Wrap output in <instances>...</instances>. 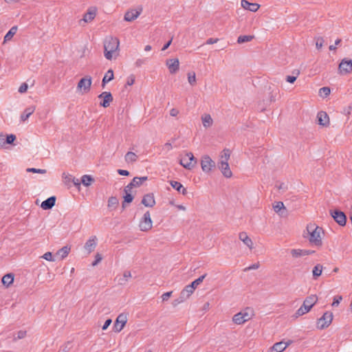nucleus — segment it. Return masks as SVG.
Returning a JSON list of instances; mask_svg holds the SVG:
<instances>
[{
	"instance_id": "obj_41",
	"label": "nucleus",
	"mask_w": 352,
	"mask_h": 352,
	"mask_svg": "<svg viewBox=\"0 0 352 352\" xmlns=\"http://www.w3.org/2000/svg\"><path fill=\"white\" fill-rule=\"evenodd\" d=\"M188 81L190 85H195L197 81L196 74L194 72L188 73Z\"/></svg>"
},
{
	"instance_id": "obj_17",
	"label": "nucleus",
	"mask_w": 352,
	"mask_h": 352,
	"mask_svg": "<svg viewBox=\"0 0 352 352\" xmlns=\"http://www.w3.org/2000/svg\"><path fill=\"white\" fill-rule=\"evenodd\" d=\"M315 252L313 250H301V249H292L290 250V254L294 258L310 255Z\"/></svg>"
},
{
	"instance_id": "obj_12",
	"label": "nucleus",
	"mask_w": 352,
	"mask_h": 352,
	"mask_svg": "<svg viewBox=\"0 0 352 352\" xmlns=\"http://www.w3.org/2000/svg\"><path fill=\"white\" fill-rule=\"evenodd\" d=\"M98 9L95 6L89 7L87 12L84 14L82 19L79 21L80 23L82 21L84 23H90L96 17L97 14Z\"/></svg>"
},
{
	"instance_id": "obj_61",
	"label": "nucleus",
	"mask_w": 352,
	"mask_h": 352,
	"mask_svg": "<svg viewBox=\"0 0 352 352\" xmlns=\"http://www.w3.org/2000/svg\"><path fill=\"white\" fill-rule=\"evenodd\" d=\"M185 300L186 299L182 298V295L180 294V296L177 299L175 300L173 304L174 306H177V305L184 302Z\"/></svg>"
},
{
	"instance_id": "obj_27",
	"label": "nucleus",
	"mask_w": 352,
	"mask_h": 352,
	"mask_svg": "<svg viewBox=\"0 0 352 352\" xmlns=\"http://www.w3.org/2000/svg\"><path fill=\"white\" fill-rule=\"evenodd\" d=\"M201 122L204 127L206 129L210 127L213 124V120L208 113H204L201 116Z\"/></svg>"
},
{
	"instance_id": "obj_35",
	"label": "nucleus",
	"mask_w": 352,
	"mask_h": 352,
	"mask_svg": "<svg viewBox=\"0 0 352 352\" xmlns=\"http://www.w3.org/2000/svg\"><path fill=\"white\" fill-rule=\"evenodd\" d=\"M147 179H148L147 177H135L132 179L131 184L133 187H138V186H141L142 184L144 182L146 181Z\"/></svg>"
},
{
	"instance_id": "obj_38",
	"label": "nucleus",
	"mask_w": 352,
	"mask_h": 352,
	"mask_svg": "<svg viewBox=\"0 0 352 352\" xmlns=\"http://www.w3.org/2000/svg\"><path fill=\"white\" fill-rule=\"evenodd\" d=\"M94 178L89 175H85L81 178V182L85 186H89L94 182Z\"/></svg>"
},
{
	"instance_id": "obj_40",
	"label": "nucleus",
	"mask_w": 352,
	"mask_h": 352,
	"mask_svg": "<svg viewBox=\"0 0 352 352\" xmlns=\"http://www.w3.org/2000/svg\"><path fill=\"white\" fill-rule=\"evenodd\" d=\"M273 208L276 213H279L281 210H285V206L282 201L275 202L273 205Z\"/></svg>"
},
{
	"instance_id": "obj_7",
	"label": "nucleus",
	"mask_w": 352,
	"mask_h": 352,
	"mask_svg": "<svg viewBox=\"0 0 352 352\" xmlns=\"http://www.w3.org/2000/svg\"><path fill=\"white\" fill-rule=\"evenodd\" d=\"M153 222L151 219V214L148 211L146 212L141 219L139 227L141 231L146 232L152 228Z\"/></svg>"
},
{
	"instance_id": "obj_50",
	"label": "nucleus",
	"mask_w": 352,
	"mask_h": 352,
	"mask_svg": "<svg viewBox=\"0 0 352 352\" xmlns=\"http://www.w3.org/2000/svg\"><path fill=\"white\" fill-rule=\"evenodd\" d=\"M16 140V136L13 134H10L8 135H6L5 143L6 144H12Z\"/></svg>"
},
{
	"instance_id": "obj_10",
	"label": "nucleus",
	"mask_w": 352,
	"mask_h": 352,
	"mask_svg": "<svg viewBox=\"0 0 352 352\" xmlns=\"http://www.w3.org/2000/svg\"><path fill=\"white\" fill-rule=\"evenodd\" d=\"M142 12V8L139 7L137 9H131L126 12L124 16V20L128 22H131L135 20Z\"/></svg>"
},
{
	"instance_id": "obj_51",
	"label": "nucleus",
	"mask_w": 352,
	"mask_h": 352,
	"mask_svg": "<svg viewBox=\"0 0 352 352\" xmlns=\"http://www.w3.org/2000/svg\"><path fill=\"white\" fill-rule=\"evenodd\" d=\"M41 257L48 261H54L52 252H47Z\"/></svg>"
},
{
	"instance_id": "obj_63",
	"label": "nucleus",
	"mask_w": 352,
	"mask_h": 352,
	"mask_svg": "<svg viewBox=\"0 0 352 352\" xmlns=\"http://www.w3.org/2000/svg\"><path fill=\"white\" fill-rule=\"evenodd\" d=\"M111 322H112V320L111 319H107L104 322V323L102 327V330H106L109 327V325L111 324Z\"/></svg>"
},
{
	"instance_id": "obj_37",
	"label": "nucleus",
	"mask_w": 352,
	"mask_h": 352,
	"mask_svg": "<svg viewBox=\"0 0 352 352\" xmlns=\"http://www.w3.org/2000/svg\"><path fill=\"white\" fill-rule=\"evenodd\" d=\"M254 36L253 35H241L237 38V43L239 44H242L244 43L251 41Z\"/></svg>"
},
{
	"instance_id": "obj_64",
	"label": "nucleus",
	"mask_w": 352,
	"mask_h": 352,
	"mask_svg": "<svg viewBox=\"0 0 352 352\" xmlns=\"http://www.w3.org/2000/svg\"><path fill=\"white\" fill-rule=\"evenodd\" d=\"M133 188V186L131 183H129L126 186H125L124 191L125 193H131Z\"/></svg>"
},
{
	"instance_id": "obj_23",
	"label": "nucleus",
	"mask_w": 352,
	"mask_h": 352,
	"mask_svg": "<svg viewBox=\"0 0 352 352\" xmlns=\"http://www.w3.org/2000/svg\"><path fill=\"white\" fill-rule=\"evenodd\" d=\"M239 239L243 242L250 250L253 248V242L245 232H240L239 234Z\"/></svg>"
},
{
	"instance_id": "obj_59",
	"label": "nucleus",
	"mask_w": 352,
	"mask_h": 352,
	"mask_svg": "<svg viewBox=\"0 0 352 352\" xmlns=\"http://www.w3.org/2000/svg\"><path fill=\"white\" fill-rule=\"evenodd\" d=\"M28 89V85L26 83H23L19 88V93H25Z\"/></svg>"
},
{
	"instance_id": "obj_18",
	"label": "nucleus",
	"mask_w": 352,
	"mask_h": 352,
	"mask_svg": "<svg viewBox=\"0 0 352 352\" xmlns=\"http://www.w3.org/2000/svg\"><path fill=\"white\" fill-rule=\"evenodd\" d=\"M97 238L96 236L90 237L85 244L84 248L87 254H90L96 248L97 245Z\"/></svg>"
},
{
	"instance_id": "obj_6",
	"label": "nucleus",
	"mask_w": 352,
	"mask_h": 352,
	"mask_svg": "<svg viewBox=\"0 0 352 352\" xmlns=\"http://www.w3.org/2000/svg\"><path fill=\"white\" fill-rule=\"evenodd\" d=\"M333 320V314L330 311L325 312L323 316L318 319L317 327L320 329L327 328Z\"/></svg>"
},
{
	"instance_id": "obj_56",
	"label": "nucleus",
	"mask_w": 352,
	"mask_h": 352,
	"mask_svg": "<svg viewBox=\"0 0 352 352\" xmlns=\"http://www.w3.org/2000/svg\"><path fill=\"white\" fill-rule=\"evenodd\" d=\"M146 60L145 58H138L135 63V65L138 67H140L142 65L146 63Z\"/></svg>"
},
{
	"instance_id": "obj_1",
	"label": "nucleus",
	"mask_w": 352,
	"mask_h": 352,
	"mask_svg": "<svg viewBox=\"0 0 352 352\" xmlns=\"http://www.w3.org/2000/svg\"><path fill=\"white\" fill-rule=\"evenodd\" d=\"M120 41L118 38L109 36L104 41V56L107 60L116 58L119 55Z\"/></svg>"
},
{
	"instance_id": "obj_19",
	"label": "nucleus",
	"mask_w": 352,
	"mask_h": 352,
	"mask_svg": "<svg viewBox=\"0 0 352 352\" xmlns=\"http://www.w3.org/2000/svg\"><path fill=\"white\" fill-rule=\"evenodd\" d=\"M241 5L245 10L255 12L260 8V5L256 3H250L247 0H241Z\"/></svg>"
},
{
	"instance_id": "obj_3",
	"label": "nucleus",
	"mask_w": 352,
	"mask_h": 352,
	"mask_svg": "<svg viewBox=\"0 0 352 352\" xmlns=\"http://www.w3.org/2000/svg\"><path fill=\"white\" fill-rule=\"evenodd\" d=\"M318 297L316 295H311L307 297L302 306L296 311V317L301 316L308 313L312 307L317 302Z\"/></svg>"
},
{
	"instance_id": "obj_20",
	"label": "nucleus",
	"mask_w": 352,
	"mask_h": 352,
	"mask_svg": "<svg viewBox=\"0 0 352 352\" xmlns=\"http://www.w3.org/2000/svg\"><path fill=\"white\" fill-rule=\"evenodd\" d=\"M318 124L322 126H327L329 124V118L324 111H320L317 114Z\"/></svg>"
},
{
	"instance_id": "obj_36",
	"label": "nucleus",
	"mask_w": 352,
	"mask_h": 352,
	"mask_svg": "<svg viewBox=\"0 0 352 352\" xmlns=\"http://www.w3.org/2000/svg\"><path fill=\"white\" fill-rule=\"evenodd\" d=\"M323 270V267L320 264H317L312 270V274L314 279H317L322 274Z\"/></svg>"
},
{
	"instance_id": "obj_45",
	"label": "nucleus",
	"mask_w": 352,
	"mask_h": 352,
	"mask_svg": "<svg viewBox=\"0 0 352 352\" xmlns=\"http://www.w3.org/2000/svg\"><path fill=\"white\" fill-rule=\"evenodd\" d=\"M133 199V196L131 195V193H125V195L124 196V202L122 203V208H125L124 203H131L132 202Z\"/></svg>"
},
{
	"instance_id": "obj_31",
	"label": "nucleus",
	"mask_w": 352,
	"mask_h": 352,
	"mask_svg": "<svg viewBox=\"0 0 352 352\" xmlns=\"http://www.w3.org/2000/svg\"><path fill=\"white\" fill-rule=\"evenodd\" d=\"M113 78V72L112 69H109L106 74H104V76L103 77L102 81V86L104 87L105 85L110 82Z\"/></svg>"
},
{
	"instance_id": "obj_43",
	"label": "nucleus",
	"mask_w": 352,
	"mask_h": 352,
	"mask_svg": "<svg viewBox=\"0 0 352 352\" xmlns=\"http://www.w3.org/2000/svg\"><path fill=\"white\" fill-rule=\"evenodd\" d=\"M206 274L201 276L197 279L192 281L190 285H192L193 287H195V289H196V287L203 282V280L206 278Z\"/></svg>"
},
{
	"instance_id": "obj_33",
	"label": "nucleus",
	"mask_w": 352,
	"mask_h": 352,
	"mask_svg": "<svg viewBox=\"0 0 352 352\" xmlns=\"http://www.w3.org/2000/svg\"><path fill=\"white\" fill-rule=\"evenodd\" d=\"M124 160L126 163L131 164L137 161L138 155L133 152H128L124 156Z\"/></svg>"
},
{
	"instance_id": "obj_34",
	"label": "nucleus",
	"mask_w": 352,
	"mask_h": 352,
	"mask_svg": "<svg viewBox=\"0 0 352 352\" xmlns=\"http://www.w3.org/2000/svg\"><path fill=\"white\" fill-rule=\"evenodd\" d=\"M231 152L228 148H224L221 153L219 162H227L228 163V160L230 157Z\"/></svg>"
},
{
	"instance_id": "obj_52",
	"label": "nucleus",
	"mask_w": 352,
	"mask_h": 352,
	"mask_svg": "<svg viewBox=\"0 0 352 352\" xmlns=\"http://www.w3.org/2000/svg\"><path fill=\"white\" fill-rule=\"evenodd\" d=\"M323 44H324V39H323V38H322V37L317 38L316 42V48L318 50L321 49L322 47V46H323Z\"/></svg>"
},
{
	"instance_id": "obj_25",
	"label": "nucleus",
	"mask_w": 352,
	"mask_h": 352,
	"mask_svg": "<svg viewBox=\"0 0 352 352\" xmlns=\"http://www.w3.org/2000/svg\"><path fill=\"white\" fill-rule=\"evenodd\" d=\"M56 202V197L52 196L47 199L46 200L43 201L41 203V208L43 210H49L51 209L54 205Z\"/></svg>"
},
{
	"instance_id": "obj_30",
	"label": "nucleus",
	"mask_w": 352,
	"mask_h": 352,
	"mask_svg": "<svg viewBox=\"0 0 352 352\" xmlns=\"http://www.w3.org/2000/svg\"><path fill=\"white\" fill-rule=\"evenodd\" d=\"M14 281V274L12 273L4 275L2 278V283L6 287H9Z\"/></svg>"
},
{
	"instance_id": "obj_26",
	"label": "nucleus",
	"mask_w": 352,
	"mask_h": 352,
	"mask_svg": "<svg viewBox=\"0 0 352 352\" xmlns=\"http://www.w3.org/2000/svg\"><path fill=\"white\" fill-rule=\"evenodd\" d=\"M195 290V287H193L190 284L186 285L180 293L182 298H185L186 300L188 299L193 294Z\"/></svg>"
},
{
	"instance_id": "obj_49",
	"label": "nucleus",
	"mask_w": 352,
	"mask_h": 352,
	"mask_svg": "<svg viewBox=\"0 0 352 352\" xmlns=\"http://www.w3.org/2000/svg\"><path fill=\"white\" fill-rule=\"evenodd\" d=\"M299 74H300L299 71H297L296 72V75L295 76H287L286 77V81L289 82V83H294L296 81V80L297 77L298 76Z\"/></svg>"
},
{
	"instance_id": "obj_46",
	"label": "nucleus",
	"mask_w": 352,
	"mask_h": 352,
	"mask_svg": "<svg viewBox=\"0 0 352 352\" xmlns=\"http://www.w3.org/2000/svg\"><path fill=\"white\" fill-rule=\"evenodd\" d=\"M62 177H63L65 183L66 184H68L70 182H72L74 177L72 175L69 174V173H63L62 174Z\"/></svg>"
},
{
	"instance_id": "obj_42",
	"label": "nucleus",
	"mask_w": 352,
	"mask_h": 352,
	"mask_svg": "<svg viewBox=\"0 0 352 352\" xmlns=\"http://www.w3.org/2000/svg\"><path fill=\"white\" fill-rule=\"evenodd\" d=\"M118 204V199L116 197H111L108 200L109 208H116Z\"/></svg>"
},
{
	"instance_id": "obj_53",
	"label": "nucleus",
	"mask_w": 352,
	"mask_h": 352,
	"mask_svg": "<svg viewBox=\"0 0 352 352\" xmlns=\"http://www.w3.org/2000/svg\"><path fill=\"white\" fill-rule=\"evenodd\" d=\"M131 277V273L129 271H125L123 274V279H122L120 284L124 283V282H126L128 280V278Z\"/></svg>"
},
{
	"instance_id": "obj_44",
	"label": "nucleus",
	"mask_w": 352,
	"mask_h": 352,
	"mask_svg": "<svg viewBox=\"0 0 352 352\" xmlns=\"http://www.w3.org/2000/svg\"><path fill=\"white\" fill-rule=\"evenodd\" d=\"M331 90L327 87H322L319 89V95L320 96L327 97L330 94Z\"/></svg>"
},
{
	"instance_id": "obj_5",
	"label": "nucleus",
	"mask_w": 352,
	"mask_h": 352,
	"mask_svg": "<svg viewBox=\"0 0 352 352\" xmlns=\"http://www.w3.org/2000/svg\"><path fill=\"white\" fill-rule=\"evenodd\" d=\"M92 78L89 76L81 78L77 85V91L82 94L88 93L90 91Z\"/></svg>"
},
{
	"instance_id": "obj_4",
	"label": "nucleus",
	"mask_w": 352,
	"mask_h": 352,
	"mask_svg": "<svg viewBox=\"0 0 352 352\" xmlns=\"http://www.w3.org/2000/svg\"><path fill=\"white\" fill-rule=\"evenodd\" d=\"M179 164L185 168L191 170L197 164V160L190 152L186 153L179 160Z\"/></svg>"
},
{
	"instance_id": "obj_14",
	"label": "nucleus",
	"mask_w": 352,
	"mask_h": 352,
	"mask_svg": "<svg viewBox=\"0 0 352 352\" xmlns=\"http://www.w3.org/2000/svg\"><path fill=\"white\" fill-rule=\"evenodd\" d=\"M331 215L340 226H345L346 217L343 212L339 210L331 211Z\"/></svg>"
},
{
	"instance_id": "obj_48",
	"label": "nucleus",
	"mask_w": 352,
	"mask_h": 352,
	"mask_svg": "<svg viewBox=\"0 0 352 352\" xmlns=\"http://www.w3.org/2000/svg\"><path fill=\"white\" fill-rule=\"evenodd\" d=\"M16 336H14L13 338V340L14 341L17 340H20V339H22V338H24L26 336V331H19L17 333H16Z\"/></svg>"
},
{
	"instance_id": "obj_39",
	"label": "nucleus",
	"mask_w": 352,
	"mask_h": 352,
	"mask_svg": "<svg viewBox=\"0 0 352 352\" xmlns=\"http://www.w3.org/2000/svg\"><path fill=\"white\" fill-rule=\"evenodd\" d=\"M70 248L64 246L57 252V255L60 256L61 258H65L69 253Z\"/></svg>"
},
{
	"instance_id": "obj_22",
	"label": "nucleus",
	"mask_w": 352,
	"mask_h": 352,
	"mask_svg": "<svg viewBox=\"0 0 352 352\" xmlns=\"http://www.w3.org/2000/svg\"><path fill=\"white\" fill-rule=\"evenodd\" d=\"M142 204L146 207H153L155 204L154 195L151 193L145 195L142 200Z\"/></svg>"
},
{
	"instance_id": "obj_13",
	"label": "nucleus",
	"mask_w": 352,
	"mask_h": 352,
	"mask_svg": "<svg viewBox=\"0 0 352 352\" xmlns=\"http://www.w3.org/2000/svg\"><path fill=\"white\" fill-rule=\"evenodd\" d=\"M250 315L246 311H241L234 315L232 321L236 324H242L250 320Z\"/></svg>"
},
{
	"instance_id": "obj_47",
	"label": "nucleus",
	"mask_w": 352,
	"mask_h": 352,
	"mask_svg": "<svg viewBox=\"0 0 352 352\" xmlns=\"http://www.w3.org/2000/svg\"><path fill=\"white\" fill-rule=\"evenodd\" d=\"M27 172L34 173L45 174V173H46V170L45 169L35 168H28L27 169Z\"/></svg>"
},
{
	"instance_id": "obj_24",
	"label": "nucleus",
	"mask_w": 352,
	"mask_h": 352,
	"mask_svg": "<svg viewBox=\"0 0 352 352\" xmlns=\"http://www.w3.org/2000/svg\"><path fill=\"white\" fill-rule=\"evenodd\" d=\"M292 343V341H288L287 342H276L272 346V351H274L276 352H282L284 350H285V349Z\"/></svg>"
},
{
	"instance_id": "obj_8",
	"label": "nucleus",
	"mask_w": 352,
	"mask_h": 352,
	"mask_svg": "<svg viewBox=\"0 0 352 352\" xmlns=\"http://www.w3.org/2000/svg\"><path fill=\"white\" fill-rule=\"evenodd\" d=\"M338 72L341 75L351 74L352 72V60L347 58L342 59L339 64Z\"/></svg>"
},
{
	"instance_id": "obj_15",
	"label": "nucleus",
	"mask_w": 352,
	"mask_h": 352,
	"mask_svg": "<svg viewBox=\"0 0 352 352\" xmlns=\"http://www.w3.org/2000/svg\"><path fill=\"white\" fill-rule=\"evenodd\" d=\"M166 65L168 67L170 74L176 73L179 69V61L177 58H170L166 60Z\"/></svg>"
},
{
	"instance_id": "obj_55",
	"label": "nucleus",
	"mask_w": 352,
	"mask_h": 352,
	"mask_svg": "<svg viewBox=\"0 0 352 352\" xmlns=\"http://www.w3.org/2000/svg\"><path fill=\"white\" fill-rule=\"evenodd\" d=\"M342 299V297L341 296H335L333 298L332 306H338L340 304Z\"/></svg>"
},
{
	"instance_id": "obj_29",
	"label": "nucleus",
	"mask_w": 352,
	"mask_h": 352,
	"mask_svg": "<svg viewBox=\"0 0 352 352\" xmlns=\"http://www.w3.org/2000/svg\"><path fill=\"white\" fill-rule=\"evenodd\" d=\"M170 184L174 189L179 192H182V195H184L187 193L186 189L184 188L183 185L180 182L176 181H170Z\"/></svg>"
},
{
	"instance_id": "obj_21",
	"label": "nucleus",
	"mask_w": 352,
	"mask_h": 352,
	"mask_svg": "<svg viewBox=\"0 0 352 352\" xmlns=\"http://www.w3.org/2000/svg\"><path fill=\"white\" fill-rule=\"evenodd\" d=\"M219 168L221 170L224 177L230 178L232 175V173L230 168L229 164L227 162H219Z\"/></svg>"
},
{
	"instance_id": "obj_60",
	"label": "nucleus",
	"mask_w": 352,
	"mask_h": 352,
	"mask_svg": "<svg viewBox=\"0 0 352 352\" xmlns=\"http://www.w3.org/2000/svg\"><path fill=\"white\" fill-rule=\"evenodd\" d=\"M134 82H135V77L133 75H131L127 78L126 85L129 86H131V85H133Z\"/></svg>"
},
{
	"instance_id": "obj_16",
	"label": "nucleus",
	"mask_w": 352,
	"mask_h": 352,
	"mask_svg": "<svg viewBox=\"0 0 352 352\" xmlns=\"http://www.w3.org/2000/svg\"><path fill=\"white\" fill-rule=\"evenodd\" d=\"M99 98L102 99L100 105L103 107H108L113 101V97L110 92L104 91L98 96Z\"/></svg>"
},
{
	"instance_id": "obj_9",
	"label": "nucleus",
	"mask_w": 352,
	"mask_h": 352,
	"mask_svg": "<svg viewBox=\"0 0 352 352\" xmlns=\"http://www.w3.org/2000/svg\"><path fill=\"white\" fill-rule=\"evenodd\" d=\"M127 322L126 314L122 313L119 314L114 322L113 329L115 332H120L124 327Z\"/></svg>"
},
{
	"instance_id": "obj_58",
	"label": "nucleus",
	"mask_w": 352,
	"mask_h": 352,
	"mask_svg": "<svg viewBox=\"0 0 352 352\" xmlns=\"http://www.w3.org/2000/svg\"><path fill=\"white\" fill-rule=\"evenodd\" d=\"M5 140H6V135H4L2 133H0V147L1 148L5 146V145H6Z\"/></svg>"
},
{
	"instance_id": "obj_62",
	"label": "nucleus",
	"mask_w": 352,
	"mask_h": 352,
	"mask_svg": "<svg viewBox=\"0 0 352 352\" xmlns=\"http://www.w3.org/2000/svg\"><path fill=\"white\" fill-rule=\"evenodd\" d=\"M179 110L175 108H173L170 110V115L173 117H176L179 114Z\"/></svg>"
},
{
	"instance_id": "obj_2",
	"label": "nucleus",
	"mask_w": 352,
	"mask_h": 352,
	"mask_svg": "<svg viewBox=\"0 0 352 352\" xmlns=\"http://www.w3.org/2000/svg\"><path fill=\"white\" fill-rule=\"evenodd\" d=\"M307 238L309 243L316 247H321L322 245V236L324 232L322 228L315 223H309L307 226Z\"/></svg>"
},
{
	"instance_id": "obj_11",
	"label": "nucleus",
	"mask_w": 352,
	"mask_h": 352,
	"mask_svg": "<svg viewBox=\"0 0 352 352\" xmlns=\"http://www.w3.org/2000/svg\"><path fill=\"white\" fill-rule=\"evenodd\" d=\"M201 169L205 173H209L213 167L214 162L208 155H204L201 160Z\"/></svg>"
},
{
	"instance_id": "obj_57",
	"label": "nucleus",
	"mask_w": 352,
	"mask_h": 352,
	"mask_svg": "<svg viewBox=\"0 0 352 352\" xmlns=\"http://www.w3.org/2000/svg\"><path fill=\"white\" fill-rule=\"evenodd\" d=\"M173 292H168L162 295V301H167L171 296Z\"/></svg>"
},
{
	"instance_id": "obj_32",
	"label": "nucleus",
	"mask_w": 352,
	"mask_h": 352,
	"mask_svg": "<svg viewBox=\"0 0 352 352\" xmlns=\"http://www.w3.org/2000/svg\"><path fill=\"white\" fill-rule=\"evenodd\" d=\"M17 32V26H13L10 28V30L7 32V34L4 36V43L8 42L12 40L14 35Z\"/></svg>"
},
{
	"instance_id": "obj_28",
	"label": "nucleus",
	"mask_w": 352,
	"mask_h": 352,
	"mask_svg": "<svg viewBox=\"0 0 352 352\" xmlns=\"http://www.w3.org/2000/svg\"><path fill=\"white\" fill-rule=\"evenodd\" d=\"M34 106H30L27 107L21 115V120L22 121L27 120L29 118V117L34 112Z\"/></svg>"
},
{
	"instance_id": "obj_54",
	"label": "nucleus",
	"mask_w": 352,
	"mask_h": 352,
	"mask_svg": "<svg viewBox=\"0 0 352 352\" xmlns=\"http://www.w3.org/2000/svg\"><path fill=\"white\" fill-rule=\"evenodd\" d=\"M102 258V256L99 253H97L95 256V261L93 262L92 265L96 266L98 265L101 261Z\"/></svg>"
}]
</instances>
